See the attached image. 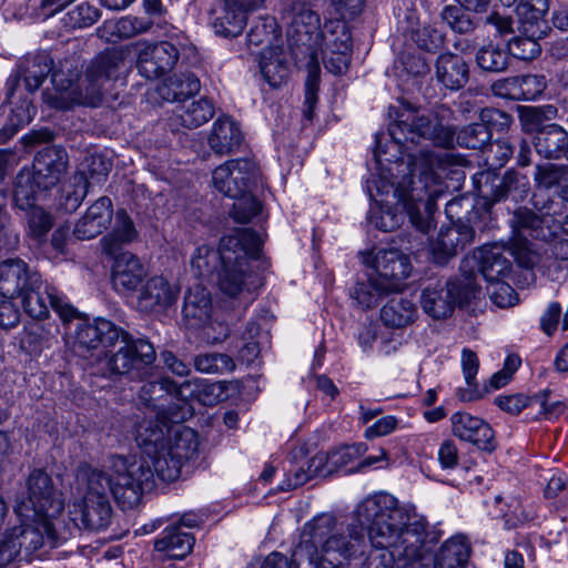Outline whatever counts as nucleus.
I'll return each mask as SVG.
<instances>
[{
  "label": "nucleus",
  "instance_id": "de8ad7c7",
  "mask_svg": "<svg viewBox=\"0 0 568 568\" xmlns=\"http://www.w3.org/2000/svg\"><path fill=\"white\" fill-rule=\"evenodd\" d=\"M476 62L488 72H503L509 62L508 51L494 44L480 48L476 53Z\"/></svg>",
  "mask_w": 568,
  "mask_h": 568
},
{
  "label": "nucleus",
  "instance_id": "79ce46f5",
  "mask_svg": "<svg viewBox=\"0 0 568 568\" xmlns=\"http://www.w3.org/2000/svg\"><path fill=\"white\" fill-rule=\"evenodd\" d=\"M214 115V105L207 99L192 101L187 105L180 108L173 121L186 129H195L206 123Z\"/></svg>",
  "mask_w": 568,
  "mask_h": 568
},
{
  "label": "nucleus",
  "instance_id": "cd10ccee",
  "mask_svg": "<svg viewBox=\"0 0 568 568\" xmlns=\"http://www.w3.org/2000/svg\"><path fill=\"white\" fill-rule=\"evenodd\" d=\"M113 215L112 202L108 196L99 197L77 222L73 234L79 240H90L101 234Z\"/></svg>",
  "mask_w": 568,
  "mask_h": 568
},
{
  "label": "nucleus",
  "instance_id": "f03ea898",
  "mask_svg": "<svg viewBox=\"0 0 568 568\" xmlns=\"http://www.w3.org/2000/svg\"><path fill=\"white\" fill-rule=\"evenodd\" d=\"M357 515L375 548L361 568H406L422 558L427 524L414 506L399 505L393 495L379 493L364 499Z\"/></svg>",
  "mask_w": 568,
  "mask_h": 568
},
{
  "label": "nucleus",
  "instance_id": "680f3d73",
  "mask_svg": "<svg viewBox=\"0 0 568 568\" xmlns=\"http://www.w3.org/2000/svg\"><path fill=\"white\" fill-rule=\"evenodd\" d=\"M361 454H362L361 445L344 446L336 450L331 452L328 454V470H327V473H331L334 469L347 466L354 459H356Z\"/></svg>",
  "mask_w": 568,
  "mask_h": 568
},
{
  "label": "nucleus",
  "instance_id": "a211bd4d",
  "mask_svg": "<svg viewBox=\"0 0 568 568\" xmlns=\"http://www.w3.org/2000/svg\"><path fill=\"white\" fill-rule=\"evenodd\" d=\"M184 317L190 321L191 326H202L206 329L207 338H212L214 342H220L229 336V327L223 323H216L217 335L211 336L209 329L215 331L214 322L212 320V304L210 293L206 288L196 286L191 290L184 297L183 305Z\"/></svg>",
  "mask_w": 568,
  "mask_h": 568
},
{
  "label": "nucleus",
  "instance_id": "4468645a",
  "mask_svg": "<svg viewBox=\"0 0 568 568\" xmlns=\"http://www.w3.org/2000/svg\"><path fill=\"white\" fill-rule=\"evenodd\" d=\"M139 73L145 79L153 80L170 72L176 64L180 51L170 41L133 43Z\"/></svg>",
  "mask_w": 568,
  "mask_h": 568
},
{
  "label": "nucleus",
  "instance_id": "bb28decb",
  "mask_svg": "<svg viewBox=\"0 0 568 568\" xmlns=\"http://www.w3.org/2000/svg\"><path fill=\"white\" fill-rule=\"evenodd\" d=\"M178 290L163 276H153L142 286L138 296V307L150 313L165 310L175 303Z\"/></svg>",
  "mask_w": 568,
  "mask_h": 568
},
{
  "label": "nucleus",
  "instance_id": "3c124183",
  "mask_svg": "<svg viewBox=\"0 0 568 568\" xmlns=\"http://www.w3.org/2000/svg\"><path fill=\"white\" fill-rule=\"evenodd\" d=\"M16 83L17 79L10 78L8 80V92H7V102L9 104L14 105L11 110L10 122L14 126H23L31 122L34 115V108L31 101L27 98L21 99L20 104L18 105L14 101L16 99Z\"/></svg>",
  "mask_w": 568,
  "mask_h": 568
},
{
  "label": "nucleus",
  "instance_id": "8fccbe9b",
  "mask_svg": "<svg viewBox=\"0 0 568 568\" xmlns=\"http://www.w3.org/2000/svg\"><path fill=\"white\" fill-rule=\"evenodd\" d=\"M521 34L508 42V55L511 54L518 60L530 61L541 52V47L537 42V38L541 36H532L530 32H521Z\"/></svg>",
  "mask_w": 568,
  "mask_h": 568
},
{
  "label": "nucleus",
  "instance_id": "13d9d810",
  "mask_svg": "<svg viewBox=\"0 0 568 568\" xmlns=\"http://www.w3.org/2000/svg\"><path fill=\"white\" fill-rule=\"evenodd\" d=\"M514 144L506 139H498L490 143L484 151L486 154V162L491 166L501 168L514 154Z\"/></svg>",
  "mask_w": 568,
  "mask_h": 568
},
{
  "label": "nucleus",
  "instance_id": "4be33fe9",
  "mask_svg": "<svg viewBox=\"0 0 568 568\" xmlns=\"http://www.w3.org/2000/svg\"><path fill=\"white\" fill-rule=\"evenodd\" d=\"M68 155L63 148L45 146L38 151L33 161L37 186L50 190L55 186L67 171Z\"/></svg>",
  "mask_w": 568,
  "mask_h": 568
},
{
  "label": "nucleus",
  "instance_id": "5701e85b",
  "mask_svg": "<svg viewBox=\"0 0 568 568\" xmlns=\"http://www.w3.org/2000/svg\"><path fill=\"white\" fill-rule=\"evenodd\" d=\"M266 0H224L222 14L213 22L216 34L225 38L236 37L242 33L247 13L264 7Z\"/></svg>",
  "mask_w": 568,
  "mask_h": 568
},
{
  "label": "nucleus",
  "instance_id": "39448f33",
  "mask_svg": "<svg viewBox=\"0 0 568 568\" xmlns=\"http://www.w3.org/2000/svg\"><path fill=\"white\" fill-rule=\"evenodd\" d=\"M135 442L141 450L140 459L116 456L112 460H121L130 471L133 466H141L148 483L140 487V499L154 487L156 478L165 483L176 480L184 462L195 457L199 449L197 434L192 428L152 419L138 424Z\"/></svg>",
  "mask_w": 568,
  "mask_h": 568
},
{
  "label": "nucleus",
  "instance_id": "393cba45",
  "mask_svg": "<svg viewBox=\"0 0 568 568\" xmlns=\"http://www.w3.org/2000/svg\"><path fill=\"white\" fill-rule=\"evenodd\" d=\"M40 274L31 270L20 258H10L0 263V294L13 298L24 293L30 285L38 283Z\"/></svg>",
  "mask_w": 568,
  "mask_h": 568
},
{
  "label": "nucleus",
  "instance_id": "f257e3e1",
  "mask_svg": "<svg viewBox=\"0 0 568 568\" xmlns=\"http://www.w3.org/2000/svg\"><path fill=\"white\" fill-rule=\"evenodd\" d=\"M375 159L382 164L383 161L394 162L393 172L402 173L397 182L381 174L373 181L376 194L372 193L377 206L369 212V222L378 230L392 232L404 222L405 213L410 223L420 232L426 233L433 227V214L435 201L445 192V185L438 173L442 161L438 155L429 151H420L418 155L407 153V163L404 164V154L394 155V159H383L385 151L379 141L376 142Z\"/></svg>",
  "mask_w": 568,
  "mask_h": 568
},
{
  "label": "nucleus",
  "instance_id": "052dcab7",
  "mask_svg": "<svg viewBox=\"0 0 568 568\" xmlns=\"http://www.w3.org/2000/svg\"><path fill=\"white\" fill-rule=\"evenodd\" d=\"M491 302L498 307L505 308L517 303V294L514 288L501 280L489 283L487 287Z\"/></svg>",
  "mask_w": 568,
  "mask_h": 568
},
{
  "label": "nucleus",
  "instance_id": "bf43d9fd",
  "mask_svg": "<svg viewBox=\"0 0 568 568\" xmlns=\"http://www.w3.org/2000/svg\"><path fill=\"white\" fill-rule=\"evenodd\" d=\"M308 75L306 80V90H305V100H304V110H303V125L312 123L314 115V108L317 103V84L320 81V75L316 74V70L314 68H307Z\"/></svg>",
  "mask_w": 568,
  "mask_h": 568
},
{
  "label": "nucleus",
  "instance_id": "37998d69",
  "mask_svg": "<svg viewBox=\"0 0 568 568\" xmlns=\"http://www.w3.org/2000/svg\"><path fill=\"white\" fill-rule=\"evenodd\" d=\"M536 149L546 158L559 159L568 153V138L565 130L557 124L547 126L537 136Z\"/></svg>",
  "mask_w": 568,
  "mask_h": 568
},
{
  "label": "nucleus",
  "instance_id": "c756f323",
  "mask_svg": "<svg viewBox=\"0 0 568 568\" xmlns=\"http://www.w3.org/2000/svg\"><path fill=\"white\" fill-rule=\"evenodd\" d=\"M260 71L272 89L286 84L291 70L284 49L278 45L263 49L260 57Z\"/></svg>",
  "mask_w": 568,
  "mask_h": 568
},
{
  "label": "nucleus",
  "instance_id": "412c9836",
  "mask_svg": "<svg viewBox=\"0 0 568 568\" xmlns=\"http://www.w3.org/2000/svg\"><path fill=\"white\" fill-rule=\"evenodd\" d=\"M412 272V264L406 254L402 251L390 247L379 250L375 257L376 278L384 282L386 288L390 292L400 290L403 281H405Z\"/></svg>",
  "mask_w": 568,
  "mask_h": 568
},
{
  "label": "nucleus",
  "instance_id": "69168bd1",
  "mask_svg": "<svg viewBox=\"0 0 568 568\" xmlns=\"http://www.w3.org/2000/svg\"><path fill=\"white\" fill-rule=\"evenodd\" d=\"M399 62L404 70L414 77L424 75L429 71V67L426 60L420 54L415 52L403 53Z\"/></svg>",
  "mask_w": 568,
  "mask_h": 568
},
{
  "label": "nucleus",
  "instance_id": "09e8293b",
  "mask_svg": "<svg viewBox=\"0 0 568 568\" xmlns=\"http://www.w3.org/2000/svg\"><path fill=\"white\" fill-rule=\"evenodd\" d=\"M196 371L205 374H224L234 369L233 358L222 353L200 354L194 359Z\"/></svg>",
  "mask_w": 568,
  "mask_h": 568
},
{
  "label": "nucleus",
  "instance_id": "72a5a7b5",
  "mask_svg": "<svg viewBox=\"0 0 568 568\" xmlns=\"http://www.w3.org/2000/svg\"><path fill=\"white\" fill-rule=\"evenodd\" d=\"M436 78L447 89L463 88L469 78L468 64L463 57L446 52L436 60Z\"/></svg>",
  "mask_w": 568,
  "mask_h": 568
},
{
  "label": "nucleus",
  "instance_id": "49530a36",
  "mask_svg": "<svg viewBox=\"0 0 568 568\" xmlns=\"http://www.w3.org/2000/svg\"><path fill=\"white\" fill-rule=\"evenodd\" d=\"M388 293L392 292L386 288L384 282L371 275L367 282L356 283L351 291V296L362 308H372L383 295Z\"/></svg>",
  "mask_w": 568,
  "mask_h": 568
},
{
  "label": "nucleus",
  "instance_id": "423d86ee",
  "mask_svg": "<svg viewBox=\"0 0 568 568\" xmlns=\"http://www.w3.org/2000/svg\"><path fill=\"white\" fill-rule=\"evenodd\" d=\"M141 466H133L131 471L121 460H111L109 470L88 469L85 471L87 491L82 501H74L69 510L65 526L74 529L103 530L111 523L112 508L110 495L122 508H133L140 503L142 483L146 484V474Z\"/></svg>",
  "mask_w": 568,
  "mask_h": 568
},
{
  "label": "nucleus",
  "instance_id": "473e14b6",
  "mask_svg": "<svg viewBox=\"0 0 568 568\" xmlns=\"http://www.w3.org/2000/svg\"><path fill=\"white\" fill-rule=\"evenodd\" d=\"M242 140L243 134L239 123L230 116H222L213 123L209 145L215 154L225 155L235 151Z\"/></svg>",
  "mask_w": 568,
  "mask_h": 568
},
{
  "label": "nucleus",
  "instance_id": "774afa93",
  "mask_svg": "<svg viewBox=\"0 0 568 568\" xmlns=\"http://www.w3.org/2000/svg\"><path fill=\"white\" fill-rule=\"evenodd\" d=\"M21 313L11 298L0 301V328L10 329L20 323Z\"/></svg>",
  "mask_w": 568,
  "mask_h": 568
},
{
  "label": "nucleus",
  "instance_id": "e433bc0d",
  "mask_svg": "<svg viewBox=\"0 0 568 568\" xmlns=\"http://www.w3.org/2000/svg\"><path fill=\"white\" fill-rule=\"evenodd\" d=\"M470 555L466 537L456 535L446 540L435 557V568H465Z\"/></svg>",
  "mask_w": 568,
  "mask_h": 568
},
{
  "label": "nucleus",
  "instance_id": "aec40b11",
  "mask_svg": "<svg viewBox=\"0 0 568 568\" xmlns=\"http://www.w3.org/2000/svg\"><path fill=\"white\" fill-rule=\"evenodd\" d=\"M475 237L474 229L466 223H452L443 226L435 240L430 243V253L434 262L440 265L446 264L457 255Z\"/></svg>",
  "mask_w": 568,
  "mask_h": 568
},
{
  "label": "nucleus",
  "instance_id": "7ed1b4c3",
  "mask_svg": "<svg viewBox=\"0 0 568 568\" xmlns=\"http://www.w3.org/2000/svg\"><path fill=\"white\" fill-rule=\"evenodd\" d=\"M28 497L17 501L14 513L21 519L0 546V564L17 558L31 561L44 557L70 536L69 526L59 516L63 503L55 495L50 476L33 470L27 481Z\"/></svg>",
  "mask_w": 568,
  "mask_h": 568
},
{
  "label": "nucleus",
  "instance_id": "ddd939ff",
  "mask_svg": "<svg viewBox=\"0 0 568 568\" xmlns=\"http://www.w3.org/2000/svg\"><path fill=\"white\" fill-rule=\"evenodd\" d=\"M478 195L486 200L487 204H494L511 196L518 201L529 191V182L525 175L509 170L504 176H498L491 171H483L473 176Z\"/></svg>",
  "mask_w": 568,
  "mask_h": 568
},
{
  "label": "nucleus",
  "instance_id": "603ef678",
  "mask_svg": "<svg viewBox=\"0 0 568 568\" xmlns=\"http://www.w3.org/2000/svg\"><path fill=\"white\" fill-rule=\"evenodd\" d=\"M100 18V10L90 3L83 2L68 11L62 21L69 29H82L92 26Z\"/></svg>",
  "mask_w": 568,
  "mask_h": 568
},
{
  "label": "nucleus",
  "instance_id": "6ab92c4d",
  "mask_svg": "<svg viewBox=\"0 0 568 568\" xmlns=\"http://www.w3.org/2000/svg\"><path fill=\"white\" fill-rule=\"evenodd\" d=\"M452 434L468 442L478 449L493 453L497 448L495 432L484 419L466 412H456L450 416Z\"/></svg>",
  "mask_w": 568,
  "mask_h": 568
},
{
  "label": "nucleus",
  "instance_id": "f8f14e48",
  "mask_svg": "<svg viewBox=\"0 0 568 568\" xmlns=\"http://www.w3.org/2000/svg\"><path fill=\"white\" fill-rule=\"evenodd\" d=\"M19 297L24 312L32 318H45L49 315V305L64 324L78 317V311L67 297L54 286L44 283L41 275L38 277V283L28 286Z\"/></svg>",
  "mask_w": 568,
  "mask_h": 568
},
{
  "label": "nucleus",
  "instance_id": "7c9ffc66",
  "mask_svg": "<svg viewBox=\"0 0 568 568\" xmlns=\"http://www.w3.org/2000/svg\"><path fill=\"white\" fill-rule=\"evenodd\" d=\"M381 322L389 328H405L418 318V307L413 298L394 296L381 308Z\"/></svg>",
  "mask_w": 568,
  "mask_h": 568
},
{
  "label": "nucleus",
  "instance_id": "5fc2aeb1",
  "mask_svg": "<svg viewBox=\"0 0 568 568\" xmlns=\"http://www.w3.org/2000/svg\"><path fill=\"white\" fill-rule=\"evenodd\" d=\"M235 200L230 215L239 223L245 224L261 212V203L250 194V190Z\"/></svg>",
  "mask_w": 568,
  "mask_h": 568
},
{
  "label": "nucleus",
  "instance_id": "c03bdc74",
  "mask_svg": "<svg viewBox=\"0 0 568 568\" xmlns=\"http://www.w3.org/2000/svg\"><path fill=\"white\" fill-rule=\"evenodd\" d=\"M507 84L515 99L526 101L536 100L546 89L545 77L537 74L513 77Z\"/></svg>",
  "mask_w": 568,
  "mask_h": 568
},
{
  "label": "nucleus",
  "instance_id": "4d7b16f0",
  "mask_svg": "<svg viewBox=\"0 0 568 568\" xmlns=\"http://www.w3.org/2000/svg\"><path fill=\"white\" fill-rule=\"evenodd\" d=\"M27 211V222L30 234L37 239L44 236L53 225L52 216L39 206H33Z\"/></svg>",
  "mask_w": 568,
  "mask_h": 568
},
{
  "label": "nucleus",
  "instance_id": "9b49d317",
  "mask_svg": "<svg viewBox=\"0 0 568 568\" xmlns=\"http://www.w3.org/2000/svg\"><path fill=\"white\" fill-rule=\"evenodd\" d=\"M352 37L343 20H328L323 24L318 42L314 48L316 74L320 75V59L333 74L344 73L349 65Z\"/></svg>",
  "mask_w": 568,
  "mask_h": 568
},
{
  "label": "nucleus",
  "instance_id": "1a4fd4ad",
  "mask_svg": "<svg viewBox=\"0 0 568 568\" xmlns=\"http://www.w3.org/2000/svg\"><path fill=\"white\" fill-rule=\"evenodd\" d=\"M124 50H106L91 62L85 74L77 82L64 81L62 72H52V83L55 87L54 95H50L52 105L57 109H69L73 104L98 105L106 84L118 79L124 68Z\"/></svg>",
  "mask_w": 568,
  "mask_h": 568
},
{
  "label": "nucleus",
  "instance_id": "58836bf2",
  "mask_svg": "<svg viewBox=\"0 0 568 568\" xmlns=\"http://www.w3.org/2000/svg\"><path fill=\"white\" fill-rule=\"evenodd\" d=\"M548 11L547 0H520L516 13L520 23V32H530L532 36H542L544 17Z\"/></svg>",
  "mask_w": 568,
  "mask_h": 568
},
{
  "label": "nucleus",
  "instance_id": "a878e982",
  "mask_svg": "<svg viewBox=\"0 0 568 568\" xmlns=\"http://www.w3.org/2000/svg\"><path fill=\"white\" fill-rule=\"evenodd\" d=\"M164 395H171L182 402L200 397V384L197 382L184 381L181 384L166 378L160 377L154 381L144 383L140 389V399L145 405H154L156 399Z\"/></svg>",
  "mask_w": 568,
  "mask_h": 568
},
{
  "label": "nucleus",
  "instance_id": "2f4dec72",
  "mask_svg": "<svg viewBox=\"0 0 568 568\" xmlns=\"http://www.w3.org/2000/svg\"><path fill=\"white\" fill-rule=\"evenodd\" d=\"M195 538L180 526H169L154 541V550L169 559H184L193 549Z\"/></svg>",
  "mask_w": 568,
  "mask_h": 568
},
{
  "label": "nucleus",
  "instance_id": "6e6d98bb",
  "mask_svg": "<svg viewBox=\"0 0 568 568\" xmlns=\"http://www.w3.org/2000/svg\"><path fill=\"white\" fill-rule=\"evenodd\" d=\"M443 21L457 33H468L474 29V22L469 14L460 7L447 6L440 13Z\"/></svg>",
  "mask_w": 568,
  "mask_h": 568
},
{
  "label": "nucleus",
  "instance_id": "f704fd0d",
  "mask_svg": "<svg viewBox=\"0 0 568 568\" xmlns=\"http://www.w3.org/2000/svg\"><path fill=\"white\" fill-rule=\"evenodd\" d=\"M139 237L134 222L124 210H119L114 215L111 232L104 235L100 243L108 255H115L123 246L134 242Z\"/></svg>",
  "mask_w": 568,
  "mask_h": 568
},
{
  "label": "nucleus",
  "instance_id": "9d476101",
  "mask_svg": "<svg viewBox=\"0 0 568 568\" xmlns=\"http://www.w3.org/2000/svg\"><path fill=\"white\" fill-rule=\"evenodd\" d=\"M480 288L471 276L434 282L427 284L420 293L419 303L423 311L434 320L452 315L456 306H464L477 298Z\"/></svg>",
  "mask_w": 568,
  "mask_h": 568
},
{
  "label": "nucleus",
  "instance_id": "6e6552de",
  "mask_svg": "<svg viewBox=\"0 0 568 568\" xmlns=\"http://www.w3.org/2000/svg\"><path fill=\"white\" fill-rule=\"evenodd\" d=\"M481 123H473L463 128L457 134L452 126L444 125L438 114L402 113L399 119L388 126L392 146L398 153H410V145L420 140L430 141L434 145L453 148L455 141L467 149H484L491 140V128L507 125L510 116L497 109H483Z\"/></svg>",
  "mask_w": 568,
  "mask_h": 568
},
{
  "label": "nucleus",
  "instance_id": "b1692460",
  "mask_svg": "<svg viewBox=\"0 0 568 568\" xmlns=\"http://www.w3.org/2000/svg\"><path fill=\"white\" fill-rule=\"evenodd\" d=\"M148 272L140 258L130 252L119 254L112 265L113 288L123 295H132L146 277Z\"/></svg>",
  "mask_w": 568,
  "mask_h": 568
},
{
  "label": "nucleus",
  "instance_id": "0eeeda50",
  "mask_svg": "<svg viewBox=\"0 0 568 568\" xmlns=\"http://www.w3.org/2000/svg\"><path fill=\"white\" fill-rule=\"evenodd\" d=\"M351 525L345 530L336 517L324 513L306 521L301 531L300 542L292 551L291 559L281 552H271L261 568H323V564L348 559L365 542L366 526Z\"/></svg>",
  "mask_w": 568,
  "mask_h": 568
},
{
  "label": "nucleus",
  "instance_id": "a18cd8bd",
  "mask_svg": "<svg viewBox=\"0 0 568 568\" xmlns=\"http://www.w3.org/2000/svg\"><path fill=\"white\" fill-rule=\"evenodd\" d=\"M44 191L37 186L36 178L31 172L22 171L16 178L13 201L19 209L29 210L36 206V201Z\"/></svg>",
  "mask_w": 568,
  "mask_h": 568
},
{
  "label": "nucleus",
  "instance_id": "338daca9",
  "mask_svg": "<svg viewBox=\"0 0 568 568\" xmlns=\"http://www.w3.org/2000/svg\"><path fill=\"white\" fill-rule=\"evenodd\" d=\"M460 364L466 384L474 386L479 369V359L476 353L469 348H464L460 355Z\"/></svg>",
  "mask_w": 568,
  "mask_h": 568
},
{
  "label": "nucleus",
  "instance_id": "c85d7f7f",
  "mask_svg": "<svg viewBox=\"0 0 568 568\" xmlns=\"http://www.w3.org/2000/svg\"><path fill=\"white\" fill-rule=\"evenodd\" d=\"M122 329L105 318H95L92 323L81 322L75 338L81 347L95 349L100 345L112 346L120 339Z\"/></svg>",
  "mask_w": 568,
  "mask_h": 568
},
{
  "label": "nucleus",
  "instance_id": "2eb2a0df",
  "mask_svg": "<svg viewBox=\"0 0 568 568\" xmlns=\"http://www.w3.org/2000/svg\"><path fill=\"white\" fill-rule=\"evenodd\" d=\"M120 338L123 346L106 358V365L112 373L138 376L141 369L154 362V347L145 339H134L123 329Z\"/></svg>",
  "mask_w": 568,
  "mask_h": 568
},
{
  "label": "nucleus",
  "instance_id": "0e129e2a",
  "mask_svg": "<svg viewBox=\"0 0 568 568\" xmlns=\"http://www.w3.org/2000/svg\"><path fill=\"white\" fill-rule=\"evenodd\" d=\"M437 459L443 469H454L459 462V450L452 439H445L438 448Z\"/></svg>",
  "mask_w": 568,
  "mask_h": 568
},
{
  "label": "nucleus",
  "instance_id": "a19ab883",
  "mask_svg": "<svg viewBox=\"0 0 568 568\" xmlns=\"http://www.w3.org/2000/svg\"><path fill=\"white\" fill-rule=\"evenodd\" d=\"M163 30L162 36L172 39L176 34V29L168 23L154 22L146 18L126 16L119 19L113 24V32L120 38H132L136 34L148 32L153 26Z\"/></svg>",
  "mask_w": 568,
  "mask_h": 568
},
{
  "label": "nucleus",
  "instance_id": "dca6fc26",
  "mask_svg": "<svg viewBox=\"0 0 568 568\" xmlns=\"http://www.w3.org/2000/svg\"><path fill=\"white\" fill-rule=\"evenodd\" d=\"M256 163L248 159L225 162L213 171L214 187L225 196L236 199L250 190L257 178Z\"/></svg>",
  "mask_w": 568,
  "mask_h": 568
},
{
  "label": "nucleus",
  "instance_id": "864d4df0",
  "mask_svg": "<svg viewBox=\"0 0 568 568\" xmlns=\"http://www.w3.org/2000/svg\"><path fill=\"white\" fill-rule=\"evenodd\" d=\"M412 40L419 49L427 52H436L443 47L445 36L437 28L425 24L413 31Z\"/></svg>",
  "mask_w": 568,
  "mask_h": 568
},
{
  "label": "nucleus",
  "instance_id": "f3484780",
  "mask_svg": "<svg viewBox=\"0 0 568 568\" xmlns=\"http://www.w3.org/2000/svg\"><path fill=\"white\" fill-rule=\"evenodd\" d=\"M568 222V214L556 212L547 213L540 217L528 209H518L513 217V227L520 236L526 234L534 239L552 241L560 239L566 233L565 224Z\"/></svg>",
  "mask_w": 568,
  "mask_h": 568
},
{
  "label": "nucleus",
  "instance_id": "20e7f679",
  "mask_svg": "<svg viewBox=\"0 0 568 568\" xmlns=\"http://www.w3.org/2000/svg\"><path fill=\"white\" fill-rule=\"evenodd\" d=\"M261 245L255 231L237 230L223 236L217 250L209 245L196 247L191 260L192 272L197 277H210L217 273L220 290L246 307L262 285L261 277L250 265V260L258 256Z\"/></svg>",
  "mask_w": 568,
  "mask_h": 568
},
{
  "label": "nucleus",
  "instance_id": "c9c22d12",
  "mask_svg": "<svg viewBox=\"0 0 568 568\" xmlns=\"http://www.w3.org/2000/svg\"><path fill=\"white\" fill-rule=\"evenodd\" d=\"M481 276L488 282L501 280L510 271L509 261L497 245H484L474 253Z\"/></svg>",
  "mask_w": 568,
  "mask_h": 568
},
{
  "label": "nucleus",
  "instance_id": "ea45409f",
  "mask_svg": "<svg viewBox=\"0 0 568 568\" xmlns=\"http://www.w3.org/2000/svg\"><path fill=\"white\" fill-rule=\"evenodd\" d=\"M53 60L45 52L27 58L20 65V73L29 92L37 91L52 72Z\"/></svg>",
  "mask_w": 568,
  "mask_h": 568
},
{
  "label": "nucleus",
  "instance_id": "4c0bfd02",
  "mask_svg": "<svg viewBox=\"0 0 568 568\" xmlns=\"http://www.w3.org/2000/svg\"><path fill=\"white\" fill-rule=\"evenodd\" d=\"M200 80L192 73H180L159 85L158 92L163 101L182 102L200 91Z\"/></svg>",
  "mask_w": 568,
  "mask_h": 568
},
{
  "label": "nucleus",
  "instance_id": "e2e57ef3",
  "mask_svg": "<svg viewBox=\"0 0 568 568\" xmlns=\"http://www.w3.org/2000/svg\"><path fill=\"white\" fill-rule=\"evenodd\" d=\"M495 404L504 412L518 415L525 407L534 404L532 398L524 396L523 394L515 395H499L495 398Z\"/></svg>",
  "mask_w": 568,
  "mask_h": 568
}]
</instances>
